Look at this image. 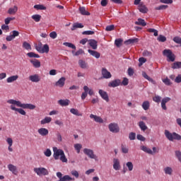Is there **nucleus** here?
Here are the masks:
<instances>
[{"mask_svg": "<svg viewBox=\"0 0 181 181\" xmlns=\"http://www.w3.org/2000/svg\"><path fill=\"white\" fill-rule=\"evenodd\" d=\"M49 47L48 44H45V45H43L42 48L41 54L49 53Z\"/></svg>", "mask_w": 181, "mask_h": 181, "instance_id": "obj_31", "label": "nucleus"}, {"mask_svg": "<svg viewBox=\"0 0 181 181\" xmlns=\"http://www.w3.org/2000/svg\"><path fill=\"white\" fill-rule=\"evenodd\" d=\"M19 76L18 75L16 76H11L9 78H8L6 79V82L8 83H13L14 81H16L18 79Z\"/></svg>", "mask_w": 181, "mask_h": 181, "instance_id": "obj_27", "label": "nucleus"}, {"mask_svg": "<svg viewBox=\"0 0 181 181\" xmlns=\"http://www.w3.org/2000/svg\"><path fill=\"white\" fill-rule=\"evenodd\" d=\"M30 62L33 64V66L36 68H40L41 67V62L39 61V59H31Z\"/></svg>", "mask_w": 181, "mask_h": 181, "instance_id": "obj_15", "label": "nucleus"}, {"mask_svg": "<svg viewBox=\"0 0 181 181\" xmlns=\"http://www.w3.org/2000/svg\"><path fill=\"white\" fill-rule=\"evenodd\" d=\"M78 10L82 16H90V13L86 10V7H79Z\"/></svg>", "mask_w": 181, "mask_h": 181, "instance_id": "obj_24", "label": "nucleus"}, {"mask_svg": "<svg viewBox=\"0 0 181 181\" xmlns=\"http://www.w3.org/2000/svg\"><path fill=\"white\" fill-rule=\"evenodd\" d=\"M27 56L30 58H36L38 59L40 57L39 54H35V52H28Z\"/></svg>", "mask_w": 181, "mask_h": 181, "instance_id": "obj_33", "label": "nucleus"}, {"mask_svg": "<svg viewBox=\"0 0 181 181\" xmlns=\"http://www.w3.org/2000/svg\"><path fill=\"white\" fill-rule=\"evenodd\" d=\"M7 103L11 105L10 106L11 110L18 112L22 115H26V112L23 109H29L33 110L36 108V106L33 104H23L21 101H17L16 100H7Z\"/></svg>", "mask_w": 181, "mask_h": 181, "instance_id": "obj_1", "label": "nucleus"}, {"mask_svg": "<svg viewBox=\"0 0 181 181\" xmlns=\"http://www.w3.org/2000/svg\"><path fill=\"white\" fill-rule=\"evenodd\" d=\"M170 100V98H163L162 100V102H161V107L163 108V110H167V107L165 106V104L169 102Z\"/></svg>", "mask_w": 181, "mask_h": 181, "instance_id": "obj_26", "label": "nucleus"}, {"mask_svg": "<svg viewBox=\"0 0 181 181\" xmlns=\"http://www.w3.org/2000/svg\"><path fill=\"white\" fill-rule=\"evenodd\" d=\"M168 5H160L158 7H155V10L156 11H161V10H165L168 8Z\"/></svg>", "mask_w": 181, "mask_h": 181, "instance_id": "obj_44", "label": "nucleus"}, {"mask_svg": "<svg viewBox=\"0 0 181 181\" xmlns=\"http://www.w3.org/2000/svg\"><path fill=\"white\" fill-rule=\"evenodd\" d=\"M148 32L150 33H153V35L155 37L158 36V31H157V30H155V28H148Z\"/></svg>", "mask_w": 181, "mask_h": 181, "instance_id": "obj_48", "label": "nucleus"}, {"mask_svg": "<svg viewBox=\"0 0 181 181\" xmlns=\"http://www.w3.org/2000/svg\"><path fill=\"white\" fill-rule=\"evenodd\" d=\"M141 149L143 151H144L145 153H148V154H151V155L153 154L152 151H151L150 148H147L146 146H142L141 147Z\"/></svg>", "mask_w": 181, "mask_h": 181, "instance_id": "obj_38", "label": "nucleus"}, {"mask_svg": "<svg viewBox=\"0 0 181 181\" xmlns=\"http://www.w3.org/2000/svg\"><path fill=\"white\" fill-rule=\"evenodd\" d=\"M175 156L177 158L178 160L181 163V152L180 151H175Z\"/></svg>", "mask_w": 181, "mask_h": 181, "instance_id": "obj_59", "label": "nucleus"}, {"mask_svg": "<svg viewBox=\"0 0 181 181\" xmlns=\"http://www.w3.org/2000/svg\"><path fill=\"white\" fill-rule=\"evenodd\" d=\"M71 174L73 176H74L76 178H78V176H79L78 172H77L76 170H72V171L71 172Z\"/></svg>", "mask_w": 181, "mask_h": 181, "instance_id": "obj_63", "label": "nucleus"}, {"mask_svg": "<svg viewBox=\"0 0 181 181\" xmlns=\"http://www.w3.org/2000/svg\"><path fill=\"white\" fill-rule=\"evenodd\" d=\"M37 132L39 133L40 135L42 136H45L49 134V130L47 129L46 128H41L38 129Z\"/></svg>", "mask_w": 181, "mask_h": 181, "instance_id": "obj_20", "label": "nucleus"}, {"mask_svg": "<svg viewBox=\"0 0 181 181\" xmlns=\"http://www.w3.org/2000/svg\"><path fill=\"white\" fill-rule=\"evenodd\" d=\"M98 43L95 40H89V45L94 50L97 49Z\"/></svg>", "mask_w": 181, "mask_h": 181, "instance_id": "obj_25", "label": "nucleus"}, {"mask_svg": "<svg viewBox=\"0 0 181 181\" xmlns=\"http://www.w3.org/2000/svg\"><path fill=\"white\" fill-rule=\"evenodd\" d=\"M71 177H70V176L69 175H65L62 178H61V180H59V181H71Z\"/></svg>", "mask_w": 181, "mask_h": 181, "instance_id": "obj_55", "label": "nucleus"}, {"mask_svg": "<svg viewBox=\"0 0 181 181\" xmlns=\"http://www.w3.org/2000/svg\"><path fill=\"white\" fill-rule=\"evenodd\" d=\"M163 56L168 57V62H173L175 59V56L173 54L171 49H164L163 52Z\"/></svg>", "mask_w": 181, "mask_h": 181, "instance_id": "obj_5", "label": "nucleus"}, {"mask_svg": "<svg viewBox=\"0 0 181 181\" xmlns=\"http://www.w3.org/2000/svg\"><path fill=\"white\" fill-rule=\"evenodd\" d=\"M78 64L81 68L83 69H87V64L86 63V61H83V59H79Z\"/></svg>", "mask_w": 181, "mask_h": 181, "instance_id": "obj_36", "label": "nucleus"}, {"mask_svg": "<svg viewBox=\"0 0 181 181\" xmlns=\"http://www.w3.org/2000/svg\"><path fill=\"white\" fill-rule=\"evenodd\" d=\"M148 32L150 33H153V35L155 37L158 36V31H157V30H155V28H148Z\"/></svg>", "mask_w": 181, "mask_h": 181, "instance_id": "obj_49", "label": "nucleus"}, {"mask_svg": "<svg viewBox=\"0 0 181 181\" xmlns=\"http://www.w3.org/2000/svg\"><path fill=\"white\" fill-rule=\"evenodd\" d=\"M115 29V25L114 24H112L111 25H107L105 30L107 32H110L114 30Z\"/></svg>", "mask_w": 181, "mask_h": 181, "instance_id": "obj_51", "label": "nucleus"}, {"mask_svg": "<svg viewBox=\"0 0 181 181\" xmlns=\"http://www.w3.org/2000/svg\"><path fill=\"white\" fill-rule=\"evenodd\" d=\"M42 16L40 14H34L32 16V19H33L35 22L38 23L41 21Z\"/></svg>", "mask_w": 181, "mask_h": 181, "instance_id": "obj_35", "label": "nucleus"}, {"mask_svg": "<svg viewBox=\"0 0 181 181\" xmlns=\"http://www.w3.org/2000/svg\"><path fill=\"white\" fill-rule=\"evenodd\" d=\"M84 92L81 95V100H86V98H87V95H88V86H85L83 87Z\"/></svg>", "mask_w": 181, "mask_h": 181, "instance_id": "obj_22", "label": "nucleus"}, {"mask_svg": "<svg viewBox=\"0 0 181 181\" xmlns=\"http://www.w3.org/2000/svg\"><path fill=\"white\" fill-rule=\"evenodd\" d=\"M139 42L138 38H130L129 40H127V41H125V44L126 45H131V44H134V43H136Z\"/></svg>", "mask_w": 181, "mask_h": 181, "instance_id": "obj_30", "label": "nucleus"}, {"mask_svg": "<svg viewBox=\"0 0 181 181\" xmlns=\"http://www.w3.org/2000/svg\"><path fill=\"white\" fill-rule=\"evenodd\" d=\"M135 25L144 27L146 25V23L142 18H138L137 21H135Z\"/></svg>", "mask_w": 181, "mask_h": 181, "instance_id": "obj_28", "label": "nucleus"}, {"mask_svg": "<svg viewBox=\"0 0 181 181\" xmlns=\"http://www.w3.org/2000/svg\"><path fill=\"white\" fill-rule=\"evenodd\" d=\"M121 81L119 79H115L108 83V86L110 88H115L119 86Z\"/></svg>", "mask_w": 181, "mask_h": 181, "instance_id": "obj_10", "label": "nucleus"}, {"mask_svg": "<svg viewBox=\"0 0 181 181\" xmlns=\"http://www.w3.org/2000/svg\"><path fill=\"white\" fill-rule=\"evenodd\" d=\"M23 47L25 48L26 50L32 49L30 44H29V42H26V41L23 42Z\"/></svg>", "mask_w": 181, "mask_h": 181, "instance_id": "obj_43", "label": "nucleus"}, {"mask_svg": "<svg viewBox=\"0 0 181 181\" xmlns=\"http://www.w3.org/2000/svg\"><path fill=\"white\" fill-rule=\"evenodd\" d=\"M139 11L141 13H147V12L148 11L146 6L145 4H144L143 2H141L139 5Z\"/></svg>", "mask_w": 181, "mask_h": 181, "instance_id": "obj_12", "label": "nucleus"}, {"mask_svg": "<svg viewBox=\"0 0 181 181\" xmlns=\"http://www.w3.org/2000/svg\"><path fill=\"white\" fill-rule=\"evenodd\" d=\"M74 148L77 151V153H80V151L81 150V148H83V146L80 144H76L74 145Z\"/></svg>", "mask_w": 181, "mask_h": 181, "instance_id": "obj_52", "label": "nucleus"}, {"mask_svg": "<svg viewBox=\"0 0 181 181\" xmlns=\"http://www.w3.org/2000/svg\"><path fill=\"white\" fill-rule=\"evenodd\" d=\"M34 8L37 10H46L47 7H45L42 4H35L34 5Z\"/></svg>", "mask_w": 181, "mask_h": 181, "instance_id": "obj_42", "label": "nucleus"}, {"mask_svg": "<svg viewBox=\"0 0 181 181\" xmlns=\"http://www.w3.org/2000/svg\"><path fill=\"white\" fill-rule=\"evenodd\" d=\"M150 107V103L148 101H144L142 104V108L144 110H148Z\"/></svg>", "mask_w": 181, "mask_h": 181, "instance_id": "obj_40", "label": "nucleus"}, {"mask_svg": "<svg viewBox=\"0 0 181 181\" xmlns=\"http://www.w3.org/2000/svg\"><path fill=\"white\" fill-rule=\"evenodd\" d=\"M8 169L13 174L17 175L18 174V170L17 167L15 166L13 164L8 165Z\"/></svg>", "mask_w": 181, "mask_h": 181, "instance_id": "obj_17", "label": "nucleus"}, {"mask_svg": "<svg viewBox=\"0 0 181 181\" xmlns=\"http://www.w3.org/2000/svg\"><path fill=\"white\" fill-rule=\"evenodd\" d=\"M122 40H121V38H118L117 40H115V45L117 47H119L122 45Z\"/></svg>", "mask_w": 181, "mask_h": 181, "instance_id": "obj_54", "label": "nucleus"}, {"mask_svg": "<svg viewBox=\"0 0 181 181\" xmlns=\"http://www.w3.org/2000/svg\"><path fill=\"white\" fill-rule=\"evenodd\" d=\"M84 25L81 23H75L73 27L71 28V30H75L76 28H83Z\"/></svg>", "mask_w": 181, "mask_h": 181, "instance_id": "obj_29", "label": "nucleus"}, {"mask_svg": "<svg viewBox=\"0 0 181 181\" xmlns=\"http://www.w3.org/2000/svg\"><path fill=\"white\" fill-rule=\"evenodd\" d=\"M53 157L54 160H59L60 156V160L63 163H67V158L66 155H64V151L62 149H58L57 147L53 148Z\"/></svg>", "mask_w": 181, "mask_h": 181, "instance_id": "obj_2", "label": "nucleus"}, {"mask_svg": "<svg viewBox=\"0 0 181 181\" xmlns=\"http://www.w3.org/2000/svg\"><path fill=\"white\" fill-rule=\"evenodd\" d=\"M99 94L101 96V98L105 100L107 103L110 102V98L108 97V94L107 92L103 90H99Z\"/></svg>", "mask_w": 181, "mask_h": 181, "instance_id": "obj_11", "label": "nucleus"}, {"mask_svg": "<svg viewBox=\"0 0 181 181\" xmlns=\"http://www.w3.org/2000/svg\"><path fill=\"white\" fill-rule=\"evenodd\" d=\"M88 52L96 59H100V57L101 56V54H100V52H98L97 51H93V49H88Z\"/></svg>", "mask_w": 181, "mask_h": 181, "instance_id": "obj_16", "label": "nucleus"}, {"mask_svg": "<svg viewBox=\"0 0 181 181\" xmlns=\"http://www.w3.org/2000/svg\"><path fill=\"white\" fill-rule=\"evenodd\" d=\"M172 68L173 69H181V62H174L172 65Z\"/></svg>", "mask_w": 181, "mask_h": 181, "instance_id": "obj_39", "label": "nucleus"}, {"mask_svg": "<svg viewBox=\"0 0 181 181\" xmlns=\"http://www.w3.org/2000/svg\"><path fill=\"white\" fill-rule=\"evenodd\" d=\"M58 104H59L62 107H66L70 105V100H60L58 101Z\"/></svg>", "mask_w": 181, "mask_h": 181, "instance_id": "obj_23", "label": "nucleus"}, {"mask_svg": "<svg viewBox=\"0 0 181 181\" xmlns=\"http://www.w3.org/2000/svg\"><path fill=\"white\" fill-rule=\"evenodd\" d=\"M148 32L150 33H153V35L155 37L158 36V31H157V30H155V28H148Z\"/></svg>", "mask_w": 181, "mask_h": 181, "instance_id": "obj_47", "label": "nucleus"}, {"mask_svg": "<svg viewBox=\"0 0 181 181\" xmlns=\"http://www.w3.org/2000/svg\"><path fill=\"white\" fill-rule=\"evenodd\" d=\"M165 136L170 141H173L174 139L177 140V141L181 140V136L180 135L176 134L175 132L171 134L168 130L165 131Z\"/></svg>", "mask_w": 181, "mask_h": 181, "instance_id": "obj_3", "label": "nucleus"}, {"mask_svg": "<svg viewBox=\"0 0 181 181\" xmlns=\"http://www.w3.org/2000/svg\"><path fill=\"white\" fill-rule=\"evenodd\" d=\"M16 20L15 17H7V18H5L4 23L6 25H9L11 21Z\"/></svg>", "mask_w": 181, "mask_h": 181, "instance_id": "obj_46", "label": "nucleus"}, {"mask_svg": "<svg viewBox=\"0 0 181 181\" xmlns=\"http://www.w3.org/2000/svg\"><path fill=\"white\" fill-rule=\"evenodd\" d=\"M90 118L93 119L94 121L98 122V123H103L104 122V120H103V119L100 117H98L97 115H94L93 114H91L90 115Z\"/></svg>", "mask_w": 181, "mask_h": 181, "instance_id": "obj_18", "label": "nucleus"}, {"mask_svg": "<svg viewBox=\"0 0 181 181\" xmlns=\"http://www.w3.org/2000/svg\"><path fill=\"white\" fill-rule=\"evenodd\" d=\"M102 76L103 78H105V79H110L111 78V77H112V75H111V73H110L109 71L107 70V69L105 68L102 69Z\"/></svg>", "mask_w": 181, "mask_h": 181, "instance_id": "obj_9", "label": "nucleus"}, {"mask_svg": "<svg viewBox=\"0 0 181 181\" xmlns=\"http://www.w3.org/2000/svg\"><path fill=\"white\" fill-rule=\"evenodd\" d=\"M142 76L144 78H146V80H148L150 82L153 83V80L152 78H151L145 72H142Z\"/></svg>", "mask_w": 181, "mask_h": 181, "instance_id": "obj_53", "label": "nucleus"}, {"mask_svg": "<svg viewBox=\"0 0 181 181\" xmlns=\"http://www.w3.org/2000/svg\"><path fill=\"white\" fill-rule=\"evenodd\" d=\"M109 130L112 133L119 132V127L117 123H111L108 125Z\"/></svg>", "mask_w": 181, "mask_h": 181, "instance_id": "obj_7", "label": "nucleus"}, {"mask_svg": "<svg viewBox=\"0 0 181 181\" xmlns=\"http://www.w3.org/2000/svg\"><path fill=\"white\" fill-rule=\"evenodd\" d=\"M63 45L66 47H68L69 48H71V49L76 50V45H74V44H71V42H64Z\"/></svg>", "mask_w": 181, "mask_h": 181, "instance_id": "obj_45", "label": "nucleus"}, {"mask_svg": "<svg viewBox=\"0 0 181 181\" xmlns=\"http://www.w3.org/2000/svg\"><path fill=\"white\" fill-rule=\"evenodd\" d=\"M173 41L178 44V45H180L181 46V38H180V37H173Z\"/></svg>", "mask_w": 181, "mask_h": 181, "instance_id": "obj_57", "label": "nucleus"}, {"mask_svg": "<svg viewBox=\"0 0 181 181\" xmlns=\"http://www.w3.org/2000/svg\"><path fill=\"white\" fill-rule=\"evenodd\" d=\"M157 40L160 42H165L167 40V38L164 35H160L158 37Z\"/></svg>", "mask_w": 181, "mask_h": 181, "instance_id": "obj_50", "label": "nucleus"}, {"mask_svg": "<svg viewBox=\"0 0 181 181\" xmlns=\"http://www.w3.org/2000/svg\"><path fill=\"white\" fill-rule=\"evenodd\" d=\"M11 35H7L6 40L7 42H11L12 40H13L16 37H18L20 35L19 31H16V30H14L13 31L11 32Z\"/></svg>", "mask_w": 181, "mask_h": 181, "instance_id": "obj_8", "label": "nucleus"}, {"mask_svg": "<svg viewBox=\"0 0 181 181\" xmlns=\"http://www.w3.org/2000/svg\"><path fill=\"white\" fill-rule=\"evenodd\" d=\"M66 83V78L62 77L57 82L55 83V86L63 88L64 83Z\"/></svg>", "mask_w": 181, "mask_h": 181, "instance_id": "obj_14", "label": "nucleus"}, {"mask_svg": "<svg viewBox=\"0 0 181 181\" xmlns=\"http://www.w3.org/2000/svg\"><path fill=\"white\" fill-rule=\"evenodd\" d=\"M83 153H84V154L88 156V157H89L90 159H94L95 160H97L98 159V157H97L95 156V154H94V151H93L91 149L84 148Z\"/></svg>", "mask_w": 181, "mask_h": 181, "instance_id": "obj_6", "label": "nucleus"}, {"mask_svg": "<svg viewBox=\"0 0 181 181\" xmlns=\"http://www.w3.org/2000/svg\"><path fill=\"white\" fill-rule=\"evenodd\" d=\"M52 120V117H46L44 119L41 121V124H46L50 123Z\"/></svg>", "mask_w": 181, "mask_h": 181, "instance_id": "obj_34", "label": "nucleus"}, {"mask_svg": "<svg viewBox=\"0 0 181 181\" xmlns=\"http://www.w3.org/2000/svg\"><path fill=\"white\" fill-rule=\"evenodd\" d=\"M18 11V7L17 6H14L13 7H11L8 10V13L10 15H14L16 14Z\"/></svg>", "mask_w": 181, "mask_h": 181, "instance_id": "obj_21", "label": "nucleus"}, {"mask_svg": "<svg viewBox=\"0 0 181 181\" xmlns=\"http://www.w3.org/2000/svg\"><path fill=\"white\" fill-rule=\"evenodd\" d=\"M113 168L115 170H119V168H120L119 160L117 158L113 159Z\"/></svg>", "mask_w": 181, "mask_h": 181, "instance_id": "obj_19", "label": "nucleus"}, {"mask_svg": "<svg viewBox=\"0 0 181 181\" xmlns=\"http://www.w3.org/2000/svg\"><path fill=\"white\" fill-rule=\"evenodd\" d=\"M95 34V33H94V31H83V33H82V35H94Z\"/></svg>", "mask_w": 181, "mask_h": 181, "instance_id": "obj_61", "label": "nucleus"}, {"mask_svg": "<svg viewBox=\"0 0 181 181\" xmlns=\"http://www.w3.org/2000/svg\"><path fill=\"white\" fill-rule=\"evenodd\" d=\"M29 80L33 83H38L41 78L38 74H35L29 76Z\"/></svg>", "mask_w": 181, "mask_h": 181, "instance_id": "obj_13", "label": "nucleus"}, {"mask_svg": "<svg viewBox=\"0 0 181 181\" xmlns=\"http://www.w3.org/2000/svg\"><path fill=\"white\" fill-rule=\"evenodd\" d=\"M163 171L164 173L166 174V175H171L173 170V169L170 168V167H166L163 169Z\"/></svg>", "mask_w": 181, "mask_h": 181, "instance_id": "obj_37", "label": "nucleus"}, {"mask_svg": "<svg viewBox=\"0 0 181 181\" xmlns=\"http://www.w3.org/2000/svg\"><path fill=\"white\" fill-rule=\"evenodd\" d=\"M34 172L39 176H46L49 174L48 170L45 168H34Z\"/></svg>", "mask_w": 181, "mask_h": 181, "instance_id": "obj_4", "label": "nucleus"}, {"mask_svg": "<svg viewBox=\"0 0 181 181\" xmlns=\"http://www.w3.org/2000/svg\"><path fill=\"white\" fill-rule=\"evenodd\" d=\"M70 112L72 113L73 115L78 116V117L83 116V115L81 113H80L77 110L74 109V108L70 110Z\"/></svg>", "mask_w": 181, "mask_h": 181, "instance_id": "obj_41", "label": "nucleus"}, {"mask_svg": "<svg viewBox=\"0 0 181 181\" xmlns=\"http://www.w3.org/2000/svg\"><path fill=\"white\" fill-rule=\"evenodd\" d=\"M139 66H141L143 64H144L146 62V58H143V57H141V58H139Z\"/></svg>", "mask_w": 181, "mask_h": 181, "instance_id": "obj_62", "label": "nucleus"}, {"mask_svg": "<svg viewBox=\"0 0 181 181\" xmlns=\"http://www.w3.org/2000/svg\"><path fill=\"white\" fill-rule=\"evenodd\" d=\"M175 82L177 83H181V74H179L175 79Z\"/></svg>", "mask_w": 181, "mask_h": 181, "instance_id": "obj_64", "label": "nucleus"}, {"mask_svg": "<svg viewBox=\"0 0 181 181\" xmlns=\"http://www.w3.org/2000/svg\"><path fill=\"white\" fill-rule=\"evenodd\" d=\"M126 165L129 171H132L133 170L134 165L132 162H127L126 163Z\"/></svg>", "mask_w": 181, "mask_h": 181, "instance_id": "obj_56", "label": "nucleus"}, {"mask_svg": "<svg viewBox=\"0 0 181 181\" xmlns=\"http://www.w3.org/2000/svg\"><path fill=\"white\" fill-rule=\"evenodd\" d=\"M44 154L47 157H50L52 154V151L50 149H47L45 152Z\"/></svg>", "mask_w": 181, "mask_h": 181, "instance_id": "obj_58", "label": "nucleus"}, {"mask_svg": "<svg viewBox=\"0 0 181 181\" xmlns=\"http://www.w3.org/2000/svg\"><path fill=\"white\" fill-rule=\"evenodd\" d=\"M138 124L141 130L143 132L146 131L148 129V127L143 121L139 122Z\"/></svg>", "mask_w": 181, "mask_h": 181, "instance_id": "obj_32", "label": "nucleus"}, {"mask_svg": "<svg viewBox=\"0 0 181 181\" xmlns=\"http://www.w3.org/2000/svg\"><path fill=\"white\" fill-rule=\"evenodd\" d=\"M163 82L166 85V86H170L172 83H170V81L168 78H166L165 79H163Z\"/></svg>", "mask_w": 181, "mask_h": 181, "instance_id": "obj_60", "label": "nucleus"}]
</instances>
